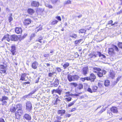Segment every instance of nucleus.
<instances>
[{"label": "nucleus", "mask_w": 122, "mask_h": 122, "mask_svg": "<svg viewBox=\"0 0 122 122\" xmlns=\"http://www.w3.org/2000/svg\"><path fill=\"white\" fill-rule=\"evenodd\" d=\"M15 107L17 111L15 113V117L16 118L19 119L23 113L22 105L21 104L19 103L17 104Z\"/></svg>", "instance_id": "nucleus-1"}, {"label": "nucleus", "mask_w": 122, "mask_h": 122, "mask_svg": "<svg viewBox=\"0 0 122 122\" xmlns=\"http://www.w3.org/2000/svg\"><path fill=\"white\" fill-rule=\"evenodd\" d=\"M11 49L10 51L11 52V54L13 56L16 55L17 53V52L16 51L15 45H12L11 46Z\"/></svg>", "instance_id": "nucleus-2"}, {"label": "nucleus", "mask_w": 122, "mask_h": 122, "mask_svg": "<svg viewBox=\"0 0 122 122\" xmlns=\"http://www.w3.org/2000/svg\"><path fill=\"white\" fill-rule=\"evenodd\" d=\"M7 66H5L3 65H0V73L1 74H7L6 71L7 70Z\"/></svg>", "instance_id": "nucleus-3"}, {"label": "nucleus", "mask_w": 122, "mask_h": 122, "mask_svg": "<svg viewBox=\"0 0 122 122\" xmlns=\"http://www.w3.org/2000/svg\"><path fill=\"white\" fill-rule=\"evenodd\" d=\"M60 87H61V86H59L57 89H53L51 91V94L54 95V93H57L59 95H60L62 92V89H60Z\"/></svg>", "instance_id": "nucleus-4"}, {"label": "nucleus", "mask_w": 122, "mask_h": 122, "mask_svg": "<svg viewBox=\"0 0 122 122\" xmlns=\"http://www.w3.org/2000/svg\"><path fill=\"white\" fill-rule=\"evenodd\" d=\"M8 99V97L5 96H3L0 101L2 102L1 104L2 105H6L7 103L6 101Z\"/></svg>", "instance_id": "nucleus-5"}, {"label": "nucleus", "mask_w": 122, "mask_h": 122, "mask_svg": "<svg viewBox=\"0 0 122 122\" xmlns=\"http://www.w3.org/2000/svg\"><path fill=\"white\" fill-rule=\"evenodd\" d=\"M19 38L18 36L15 34L10 35V41H16L18 40Z\"/></svg>", "instance_id": "nucleus-6"}, {"label": "nucleus", "mask_w": 122, "mask_h": 122, "mask_svg": "<svg viewBox=\"0 0 122 122\" xmlns=\"http://www.w3.org/2000/svg\"><path fill=\"white\" fill-rule=\"evenodd\" d=\"M15 31L17 34H21L22 33L23 30L21 27H17L15 28Z\"/></svg>", "instance_id": "nucleus-7"}, {"label": "nucleus", "mask_w": 122, "mask_h": 122, "mask_svg": "<svg viewBox=\"0 0 122 122\" xmlns=\"http://www.w3.org/2000/svg\"><path fill=\"white\" fill-rule=\"evenodd\" d=\"M26 109L29 111L32 109V106L31 102L30 101H28L26 103Z\"/></svg>", "instance_id": "nucleus-8"}, {"label": "nucleus", "mask_w": 122, "mask_h": 122, "mask_svg": "<svg viewBox=\"0 0 122 122\" xmlns=\"http://www.w3.org/2000/svg\"><path fill=\"white\" fill-rule=\"evenodd\" d=\"M110 110L112 112L114 113L117 114L118 112L117 108L115 106L111 107L110 108Z\"/></svg>", "instance_id": "nucleus-9"}, {"label": "nucleus", "mask_w": 122, "mask_h": 122, "mask_svg": "<svg viewBox=\"0 0 122 122\" xmlns=\"http://www.w3.org/2000/svg\"><path fill=\"white\" fill-rule=\"evenodd\" d=\"M81 71L82 73L84 76H86L88 71V68L87 66H86L83 68Z\"/></svg>", "instance_id": "nucleus-10"}, {"label": "nucleus", "mask_w": 122, "mask_h": 122, "mask_svg": "<svg viewBox=\"0 0 122 122\" xmlns=\"http://www.w3.org/2000/svg\"><path fill=\"white\" fill-rule=\"evenodd\" d=\"M31 5L32 7H38L40 5V3L39 2L33 1L31 2Z\"/></svg>", "instance_id": "nucleus-11"}, {"label": "nucleus", "mask_w": 122, "mask_h": 122, "mask_svg": "<svg viewBox=\"0 0 122 122\" xmlns=\"http://www.w3.org/2000/svg\"><path fill=\"white\" fill-rule=\"evenodd\" d=\"M31 21V19L30 18L25 19L23 21V24L25 25H28L30 24Z\"/></svg>", "instance_id": "nucleus-12"}, {"label": "nucleus", "mask_w": 122, "mask_h": 122, "mask_svg": "<svg viewBox=\"0 0 122 122\" xmlns=\"http://www.w3.org/2000/svg\"><path fill=\"white\" fill-rule=\"evenodd\" d=\"M107 72L106 71L104 70H102L98 72L97 73V76L99 77H102L103 76V74H105Z\"/></svg>", "instance_id": "nucleus-13"}, {"label": "nucleus", "mask_w": 122, "mask_h": 122, "mask_svg": "<svg viewBox=\"0 0 122 122\" xmlns=\"http://www.w3.org/2000/svg\"><path fill=\"white\" fill-rule=\"evenodd\" d=\"M10 35L8 34H7L5 35L1 41H3L4 40H6L8 42H9L10 41Z\"/></svg>", "instance_id": "nucleus-14"}, {"label": "nucleus", "mask_w": 122, "mask_h": 122, "mask_svg": "<svg viewBox=\"0 0 122 122\" xmlns=\"http://www.w3.org/2000/svg\"><path fill=\"white\" fill-rule=\"evenodd\" d=\"M56 96L57 97L56 98V100H53L52 101V104L55 105H56L59 103V102L61 101L59 99V97L57 95H56Z\"/></svg>", "instance_id": "nucleus-15"}, {"label": "nucleus", "mask_w": 122, "mask_h": 122, "mask_svg": "<svg viewBox=\"0 0 122 122\" xmlns=\"http://www.w3.org/2000/svg\"><path fill=\"white\" fill-rule=\"evenodd\" d=\"M89 77L91 82L94 81L96 78V75L93 73L90 74Z\"/></svg>", "instance_id": "nucleus-16"}, {"label": "nucleus", "mask_w": 122, "mask_h": 122, "mask_svg": "<svg viewBox=\"0 0 122 122\" xmlns=\"http://www.w3.org/2000/svg\"><path fill=\"white\" fill-rule=\"evenodd\" d=\"M38 63L36 61L32 62L31 65L32 68L34 69H36L37 68L38 65Z\"/></svg>", "instance_id": "nucleus-17"}, {"label": "nucleus", "mask_w": 122, "mask_h": 122, "mask_svg": "<svg viewBox=\"0 0 122 122\" xmlns=\"http://www.w3.org/2000/svg\"><path fill=\"white\" fill-rule=\"evenodd\" d=\"M108 51V54L110 55H114L115 53L114 50L112 48H109Z\"/></svg>", "instance_id": "nucleus-18"}, {"label": "nucleus", "mask_w": 122, "mask_h": 122, "mask_svg": "<svg viewBox=\"0 0 122 122\" xmlns=\"http://www.w3.org/2000/svg\"><path fill=\"white\" fill-rule=\"evenodd\" d=\"M27 75V74L25 73H22L20 75V80L26 81V80H25V79Z\"/></svg>", "instance_id": "nucleus-19"}, {"label": "nucleus", "mask_w": 122, "mask_h": 122, "mask_svg": "<svg viewBox=\"0 0 122 122\" xmlns=\"http://www.w3.org/2000/svg\"><path fill=\"white\" fill-rule=\"evenodd\" d=\"M27 12L29 14L32 15L35 13V10L33 9L29 8L27 9Z\"/></svg>", "instance_id": "nucleus-20"}, {"label": "nucleus", "mask_w": 122, "mask_h": 122, "mask_svg": "<svg viewBox=\"0 0 122 122\" xmlns=\"http://www.w3.org/2000/svg\"><path fill=\"white\" fill-rule=\"evenodd\" d=\"M23 118L28 121H30L31 120V116L27 114H25L24 115Z\"/></svg>", "instance_id": "nucleus-21"}, {"label": "nucleus", "mask_w": 122, "mask_h": 122, "mask_svg": "<svg viewBox=\"0 0 122 122\" xmlns=\"http://www.w3.org/2000/svg\"><path fill=\"white\" fill-rule=\"evenodd\" d=\"M65 112L66 111L65 110H58L57 111L58 114L60 115L61 116H63Z\"/></svg>", "instance_id": "nucleus-22"}, {"label": "nucleus", "mask_w": 122, "mask_h": 122, "mask_svg": "<svg viewBox=\"0 0 122 122\" xmlns=\"http://www.w3.org/2000/svg\"><path fill=\"white\" fill-rule=\"evenodd\" d=\"M115 75L114 71H110L109 72V77L113 79L115 76Z\"/></svg>", "instance_id": "nucleus-23"}, {"label": "nucleus", "mask_w": 122, "mask_h": 122, "mask_svg": "<svg viewBox=\"0 0 122 122\" xmlns=\"http://www.w3.org/2000/svg\"><path fill=\"white\" fill-rule=\"evenodd\" d=\"M59 80L57 78L55 80L53 84L54 86L55 87H56L58 86L59 84Z\"/></svg>", "instance_id": "nucleus-24"}, {"label": "nucleus", "mask_w": 122, "mask_h": 122, "mask_svg": "<svg viewBox=\"0 0 122 122\" xmlns=\"http://www.w3.org/2000/svg\"><path fill=\"white\" fill-rule=\"evenodd\" d=\"M73 75H72L70 74H68L67 78L69 81L71 82L73 81Z\"/></svg>", "instance_id": "nucleus-25"}, {"label": "nucleus", "mask_w": 122, "mask_h": 122, "mask_svg": "<svg viewBox=\"0 0 122 122\" xmlns=\"http://www.w3.org/2000/svg\"><path fill=\"white\" fill-rule=\"evenodd\" d=\"M101 69L99 67H94L93 68V72L97 73L98 72L101 71Z\"/></svg>", "instance_id": "nucleus-26"}, {"label": "nucleus", "mask_w": 122, "mask_h": 122, "mask_svg": "<svg viewBox=\"0 0 122 122\" xmlns=\"http://www.w3.org/2000/svg\"><path fill=\"white\" fill-rule=\"evenodd\" d=\"M110 81L108 80L107 79L105 80L104 82V86L106 87H108L110 86Z\"/></svg>", "instance_id": "nucleus-27"}, {"label": "nucleus", "mask_w": 122, "mask_h": 122, "mask_svg": "<svg viewBox=\"0 0 122 122\" xmlns=\"http://www.w3.org/2000/svg\"><path fill=\"white\" fill-rule=\"evenodd\" d=\"M16 109L15 107L12 106L10 108L9 112L12 113H15L16 112Z\"/></svg>", "instance_id": "nucleus-28"}, {"label": "nucleus", "mask_w": 122, "mask_h": 122, "mask_svg": "<svg viewBox=\"0 0 122 122\" xmlns=\"http://www.w3.org/2000/svg\"><path fill=\"white\" fill-rule=\"evenodd\" d=\"M73 81H77L80 78V76L77 75H73Z\"/></svg>", "instance_id": "nucleus-29"}, {"label": "nucleus", "mask_w": 122, "mask_h": 122, "mask_svg": "<svg viewBox=\"0 0 122 122\" xmlns=\"http://www.w3.org/2000/svg\"><path fill=\"white\" fill-rule=\"evenodd\" d=\"M82 41V39H81L78 40H77L74 41V43L76 46H77V45H79L81 42Z\"/></svg>", "instance_id": "nucleus-30"}, {"label": "nucleus", "mask_w": 122, "mask_h": 122, "mask_svg": "<svg viewBox=\"0 0 122 122\" xmlns=\"http://www.w3.org/2000/svg\"><path fill=\"white\" fill-rule=\"evenodd\" d=\"M69 84L71 87H76L77 86V84L76 82H72L71 83Z\"/></svg>", "instance_id": "nucleus-31"}, {"label": "nucleus", "mask_w": 122, "mask_h": 122, "mask_svg": "<svg viewBox=\"0 0 122 122\" xmlns=\"http://www.w3.org/2000/svg\"><path fill=\"white\" fill-rule=\"evenodd\" d=\"M86 32V30L84 29H81L79 30L78 32L79 33L85 34Z\"/></svg>", "instance_id": "nucleus-32"}, {"label": "nucleus", "mask_w": 122, "mask_h": 122, "mask_svg": "<svg viewBox=\"0 0 122 122\" xmlns=\"http://www.w3.org/2000/svg\"><path fill=\"white\" fill-rule=\"evenodd\" d=\"M83 88V85L82 83H79L78 84L77 89L79 90H81Z\"/></svg>", "instance_id": "nucleus-33"}, {"label": "nucleus", "mask_w": 122, "mask_h": 122, "mask_svg": "<svg viewBox=\"0 0 122 122\" xmlns=\"http://www.w3.org/2000/svg\"><path fill=\"white\" fill-rule=\"evenodd\" d=\"M76 101V100H75L72 102L69 103L67 105L68 107H70L73 105Z\"/></svg>", "instance_id": "nucleus-34"}, {"label": "nucleus", "mask_w": 122, "mask_h": 122, "mask_svg": "<svg viewBox=\"0 0 122 122\" xmlns=\"http://www.w3.org/2000/svg\"><path fill=\"white\" fill-rule=\"evenodd\" d=\"M98 89L97 87L95 85L93 86L92 87V89L93 92H95L97 91Z\"/></svg>", "instance_id": "nucleus-35"}, {"label": "nucleus", "mask_w": 122, "mask_h": 122, "mask_svg": "<svg viewBox=\"0 0 122 122\" xmlns=\"http://www.w3.org/2000/svg\"><path fill=\"white\" fill-rule=\"evenodd\" d=\"M70 66V63L69 62H66L62 66L64 68V69H65L68 67Z\"/></svg>", "instance_id": "nucleus-36"}, {"label": "nucleus", "mask_w": 122, "mask_h": 122, "mask_svg": "<svg viewBox=\"0 0 122 122\" xmlns=\"http://www.w3.org/2000/svg\"><path fill=\"white\" fill-rule=\"evenodd\" d=\"M58 21L56 20H55L52 21L51 23V24L52 25H55L58 22Z\"/></svg>", "instance_id": "nucleus-37"}, {"label": "nucleus", "mask_w": 122, "mask_h": 122, "mask_svg": "<svg viewBox=\"0 0 122 122\" xmlns=\"http://www.w3.org/2000/svg\"><path fill=\"white\" fill-rule=\"evenodd\" d=\"M97 55H98L99 57H101L102 56L103 58H105L106 57V56L102 54L99 51L97 52Z\"/></svg>", "instance_id": "nucleus-38"}, {"label": "nucleus", "mask_w": 122, "mask_h": 122, "mask_svg": "<svg viewBox=\"0 0 122 122\" xmlns=\"http://www.w3.org/2000/svg\"><path fill=\"white\" fill-rule=\"evenodd\" d=\"M43 37H40L36 41H38L41 43H42V41L43 40Z\"/></svg>", "instance_id": "nucleus-39"}, {"label": "nucleus", "mask_w": 122, "mask_h": 122, "mask_svg": "<svg viewBox=\"0 0 122 122\" xmlns=\"http://www.w3.org/2000/svg\"><path fill=\"white\" fill-rule=\"evenodd\" d=\"M9 22L11 23V21L13 20V18L12 16V14H10V16L8 17Z\"/></svg>", "instance_id": "nucleus-40"}, {"label": "nucleus", "mask_w": 122, "mask_h": 122, "mask_svg": "<svg viewBox=\"0 0 122 122\" xmlns=\"http://www.w3.org/2000/svg\"><path fill=\"white\" fill-rule=\"evenodd\" d=\"M99 87L100 88L102 87L103 86V83L102 81H100L98 84Z\"/></svg>", "instance_id": "nucleus-41"}, {"label": "nucleus", "mask_w": 122, "mask_h": 122, "mask_svg": "<svg viewBox=\"0 0 122 122\" xmlns=\"http://www.w3.org/2000/svg\"><path fill=\"white\" fill-rule=\"evenodd\" d=\"M70 37L76 39L77 37V35L76 34H73L72 35L70 36Z\"/></svg>", "instance_id": "nucleus-42"}, {"label": "nucleus", "mask_w": 122, "mask_h": 122, "mask_svg": "<svg viewBox=\"0 0 122 122\" xmlns=\"http://www.w3.org/2000/svg\"><path fill=\"white\" fill-rule=\"evenodd\" d=\"M72 99V98L70 97H68L65 98V100L66 101L68 102H70L71 101Z\"/></svg>", "instance_id": "nucleus-43"}, {"label": "nucleus", "mask_w": 122, "mask_h": 122, "mask_svg": "<svg viewBox=\"0 0 122 122\" xmlns=\"http://www.w3.org/2000/svg\"><path fill=\"white\" fill-rule=\"evenodd\" d=\"M55 18L58 21H61V17L60 16H57Z\"/></svg>", "instance_id": "nucleus-44"}, {"label": "nucleus", "mask_w": 122, "mask_h": 122, "mask_svg": "<svg viewBox=\"0 0 122 122\" xmlns=\"http://www.w3.org/2000/svg\"><path fill=\"white\" fill-rule=\"evenodd\" d=\"M30 82L28 81L27 82H24L23 83V85L22 86H26V84H30Z\"/></svg>", "instance_id": "nucleus-45"}, {"label": "nucleus", "mask_w": 122, "mask_h": 122, "mask_svg": "<svg viewBox=\"0 0 122 122\" xmlns=\"http://www.w3.org/2000/svg\"><path fill=\"white\" fill-rule=\"evenodd\" d=\"M51 3L53 4H56L58 1V0H50Z\"/></svg>", "instance_id": "nucleus-46"}, {"label": "nucleus", "mask_w": 122, "mask_h": 122, "mask_svg": "<svg viewBox=\"0 0 122 122\" xmlns=\"http://www.w3.org/2000/svg\"><path fill=\"white\" fill-rule=\"evenodd\" d=\"M38 28V29H37V30H36L37 32H38L40 31L41 30L43 29L42 27V26H41L40 27H38L36 28V29H37Z\"/></svg>", "instance_id": "nucleus-47"}, {"label": "nucleus", "mask_w": 122, "mask_h": 122, "mask_svg": "<svg viewBox=\"0 0 122 122\" xmlns=\"http://www.w3.org/2000/svg\"><path fill=\"white\" fill-rule=\"evenodd\" d=\"M70 92H66L65 93V94L66 95L65 96V97H67L68 96H71V94H70Z\"/></svg>", "instance_id": "nucleus-48"}, {"label": "nucleus", "mask_w": 122, "mask_h": 122, "mask_svg": "<svg viewBox=\"0 0 122 122\" xmlns=\"http://www.w3.org/2000/svg\"><path fill=\"white\" fill-rule=\"evenodd\" d=\"M117 45L119 48L122 49V42H119L118 44Z\"/></svg>", "instance_id": "nucleus-49"}, {"label": "nucleus", "mask_w": 122, "mask_h": 122, "mask_svg": "<svg viewBox=\"0 0 122 122\" xmlns=\"http://www.w3.org/2000/svg\"><path fill=\"white\" fill-rule=\"evenodd\" d=\"M113 21L112 20H111L108 21V23L107 24V25H111V26H112V24L113 23Z\"/></svg>", "instance_id": "nucleus-50"}, {"label": "nucleus", "mask_w": 122, "mask_h": 122, "mask_svg": "<svg viewBox=\"0 0 122 122\" xmlns=\"http://www.w3.org/2000/svg\"><path fill=\"white\" fill-rule=\"evenodd\" d=\"M112 46L114 47H115V50L117 51H119V49L118 47L116 45H112Z\"/></svg>", "instance_id": "nucleus-51"}, {"label": "nucleus", "mask_w": 122, "mask_h": 122, "mask_svg": "<svg viewBox=\"0 0 122 122\" xmlns=\"http://www.w3.org/2000/svg\"><path fill=\"white\" fill-rule=\"evenodd\" d=\"M79 56V55L77 52H75L74 54V56L75 58H76Z\"/></svg>", "instance_id": "nucleus-52"}, {"label": "nucleus", "mask_w": 122, "mask_h": 122, "mask_svg": "<svg viewBox=\"0 0 122 122\" xmlns=\"http://www.w3.org/2000/svg\"><path fill=\"white\" fill-rule=\"evenodd\" d=\"M87 91L91 93H92L93 92L92 90V89H91L90 88V87H88L87 89Z\"/></svg>", "instance_id": "nucleus-53"}, {"label": "nucleus", "mask_w": 122, "mask_h": 122, "mask_svg": "<svg viewBox=\"0 0 122 122\" xmlns=\"http://www.w3.org/2000/svg\"><path fill=\"white\" fill-rule=\"evenodd\" d=\"M71 1L70 0H67L65 3V4H71Z\"/></svg>", "instance_id": "nucleus-54"}, {"label": "nucleus", "mask_w": 122, "mask_h": 122, "mask_svg": "<svg viewBox=\"0 0 122 122\" xmlns=\"http://www.w3.org/2000/svg\"><path fill=\"white\" fill-rule=\"evenodd\" d=\"M61 116H57L56 117V119L59 120H60L62 118V117H61Z\"/></svg>", "instance_id": "nucleus-55"}, {"label": "nucleus", "mask_w": 122, "mask_h": 122, "mask_svg": "<svg viewBox=\"0 0 122 122\" xmlns=\"http://www.w3.org/2000/svg\"><path fill=\"white\" fill-rule=\"evenodd\" d=\"M27 36V34L26 33L24 34L22 36L21 38L22 39H24L25 38V37Z\"/></svg>", "instance_id": "nucleus-56"}, {"label": "nucleus", "mask_w": 122, "mask_h": 122, "mask_svg": "<svg viewBox=\"0 0 122 122\" xmlns=\"http://www.w3.org/2000/svg\"><path fill=\"white\" fill-rule=\"evenodd\" d=\"M56 69L57 71L58 72H60L61 71V70L60 67H57L56 68Z\"/></svg>", "instance_id": "nucleus-57"}, {"label": "nucleus", "mask_w": 122, "mask_h": 122, "mask_svg": "<svg viewBox=\"0 0 122 122\" xmlns=\"http://www.w3.org/2000/svg\"><path fill=\"white\" fill-rule=\"evenodd\" d=\"M54 73V72H53L52 73H49L48 74V76L49 77H51L52 76Z\"/></svg>", "instance_id": "nucleus-58"}, {"label": "nucleus", "mask_w": 122, "mask_h": 122, "mask_svg": "<svg viewBox=\"0 0 122 122\" xmlns=\"http://www.w3.org/2000/svg\"><path fill=\"white\" fill-rule=\"evenodd\" d=\"M85 80L87 81H90V80L89 77H85Z\"/></svg>", "instance_id": "nucleus-59"}, {"label": "nucleus", "mask_w": 122, "mask_h": 122, "mask_svg": "<svg viewBox=\"0 0 122 122\" xmlns=\"http://www.w3.org/2000/svg\"><path fill=\"white\" fill-rule=\"evenodd\" d=\"M37 47L39 48H40L41 46V44H40L38 43L36 44Z\"/></svg>", "instance_id": "nucleus-60"}, {"label": "nucleus", "mask_w": 122, "mask_h": 122, "mask_svg": "<svg viewBox=\"0 0 122 122\" xmlns=\"http://www.w3.org/2000/svg\"><path fill=\"white\" fill-rule=\"evenodd\" d=\"M76 110V108H73L71 109V110L70 111V112H73L75 111Z\"/></svg>", "instance_id": "nucleus-61"}, {"label": "nucleus", "mask_w": 122, "mask_h": 122, "mask_svg": "<svg viewBox=\"0 0 122 122\" xmlns=\"http://www.w3.org/2000/svg\"><path fill=\"white\" fill-rule=\"evenodd\" d=\"M80 80L82 82H84L85 81V77H81L80 78Z\"/></svg>", "instance_id": "nucleus-62"}, {"label": "nucleus", "mask_w": 122, "mask_h": 122, "mask_svg": "<svg viewBox=\"0 0 122 122\" xmlns=\"http://www.w3.org/2000/svg\"><path fill=\"white\" fill-rule=\"evenodd\" d=\"M71 96H74L76 97H78L79 96V94H72Z\"/></svg>", "instance_id": "nucleus-63"}, {"label": "nucleus", "mask_w": 122, "mask_h": 122, "mask_svg": "<svg viewBox=\"0 0 122 122\" xmlns=\"http://www.w3.org/2000/svg\"><path fill=\"white\" fill-rule=\"evenodd\" d=\"M48 7L50 9L52 8H53L52 6L51 5H48Z\"/></svg>", "instance_id": "nucleus-64"}]
</instances>
